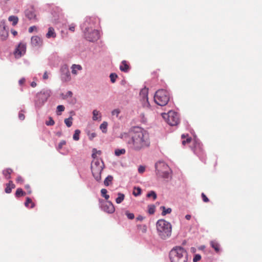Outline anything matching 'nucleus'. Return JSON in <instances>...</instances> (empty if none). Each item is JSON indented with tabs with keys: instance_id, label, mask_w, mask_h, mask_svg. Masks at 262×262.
Instances as JSON below:
<instances>
[{
	"instance_id": "1",
	"label": "nucleus",
	"mask_w": 262,
	"mask_h": 262,
	"mask_svg": "<svg viewBox=\"0 0 262 262\" xmlns=\"http://www.w3.org/2000/svg\"><path fill=\"white\" fill-rule=\"evenodd\" d=\"M128 147L134 151H140L150 145L148 135L141 128H137L131 132L126 139Z\"/></svg>"
},
{
	"instance_id": "2",
	"label": "nucleus",
	"mask_w": 262,
	"mask_h": 262,
	"mask_svg": "<svg viewBox=\"0 0 262 262\" xmlns=\"http://www.w3.org/2000/svg\"><path fill=\"white\" fill-rule=\"evenodd\" d=\"M169 256L171 262H187V252L181 246L173 247L170 250Z\"/></svg>"
},
{
	"instance_id": "3",
	"label": "nucleus",
	"mask_w": 262,
	"mask_h": 262,
	"mask_svg": "<svg viewBox=\"0 0 262 262\" xmlns=\"http://www.w3.org/2000/svg\"><path fill=\"white\" fill-rule=\"evenodd\" d=\"M158 234L159 237L165 239L169 237L171 234V225L164 220H159L156 224Z\"/></svg>"
},
{
	"instance_id": "4",
	"label": "nucleus",
	"mask_w": 262,
	"mask_h": 262,
	"mask_svg": "<svg viewBox=\"0 0 262 262\" xmlns=\"http://www.w3.org/2000/svg\"><path fill=\"white\" fill-rule=\"evenodd\" d=\"M104 167L102 161L94 159L91 163V171L95 179L99 182L101 180V173Z\"/></svg>"
},
{
	"instance_id": "5",
	"label": "nucleus",
	"mask_w": 262,
	"mask_h": 262,
	"mask_svg": "<svg viewBox=\"0 0 262 262\" xmlns=\"http://www.w3.org/2000/svg\"><path fill=\"white\" fill-rule=\"evenodd\" d=\"M168 92L163 89L158 90L154 96V101L159 105L165 106L169 100Z\"/></svg>"
},
{
	"instance_id": "6",
	"label": "nucleus",
	"mask_w": 262,
	"mask_h": 262,
	"mask_svg": "<svg viewBox=\"0 0 262 262\" xmlns=\"http://www.w3.org/2000/svg\"><path fill=\"white\" fill-rule=\"evenodd\" d=\"M156 173L159 177L167 178L169 177L170 169L167 164L163 162H159L155 165Z\"/></svg>"
},
{
	"instance_id": "7",
	"label": "nucleus",
	"mask_w": 262,
	"mask_h": 262,
	"mask_svg": "<svg viewBox=\"0 0 262 262\" xmlns=\"http://www.w3.org/2000/svg\"><path fill=\"white\" fill-rule=\"evenodd\" d=\"M163 117L166 119L167 123L171 126L177 125L180 122L178 114L174 111H170L167 114H164Z\"/></svg>"
},
{
	"instance_id": "8",
	"label": "nucleus",
	"mask_w": 262,
	"mask_h": 262,
	"mask_svg": "<svg viewBox=\"0 0 262 262\" xmlns=\"http://www.w3.org/2000/svg\"><path fill=\"white\" fill-rule=\"evenodd\" d=\"M85 38L90 41H95L99 38V32L98 30L92 28H85L84 31Z\"/></svg>"
},
{
	"instance_id": "9",
	"label": "nucleus",
	"mask_w": 262,
	"mask_h": 262,
	"mask_svg": "<svg viewBox=\"0 0 262 262\" xmlns=\"http://www.w3.org/2000/svg\"><path fill=\"white\" fill-rule=\"evenodd\" d=\"M49 93L47 92H41L36 95V99L35 100V104L38 107H40L47 101Z\"/></svg>"
},
{
	"instance_id": "10",
	"label": "nucleus",
	"mask_w": 262,
	"mask_h": 262,
	"mask_svg": "<svg viewBox=\"0 0 262 262\" xmlns=\"http://www.w3.org/2000/svg\"><path fill=\"white\" fill-rule=\"evenodd\" d=\"M148 89L144 88L142 89L139 94L140 101L142 102V105L144 107H149L150 104L148 98Z\"/></svg>"
},
{
	"instance_id": "11",
	"label": "nucleus",
	"mask_w": 262,
	"mask_h": 262,
	"mask_svg": "<svg viewBox=\"0 0 262 262\" xmlns=\"http://www.w3.org/2000/svg\"><path fill=\"white\" fill-rule=\"evenodd\" d=\"M26 52V43L20 42L14 51V55L16 58H19L23 56Z\"/></svg>"
},
{
	"instance_id": "12",
	"label": "nucleus",
	"mask_w": 262,
	"mask_h": 262,
	"mask_svg": "<svg viewBox=\"0 0 262 262\" xmlns=\"http://www.w3.org/2000/svg\"><path fill=\"white\" fill-rule=\"evenodd\" d=\"M0 27L1 28L0 31V37L2 40H5L7 39L9 36L8 29L5 25V23H2Z\"/></svg>"
},
{
	"instance_id": "13",
	"label": "nucleus",
	"mask_w": 262,
	"mask_h": 262,
	"mask_svg": "<svg viewBox=\"0 0 262 262\" xmlns=\"http://www.w3.org/2000/svg\"><path fill=\"white\" fill-rule=\"evenodd\" d=\"M102 209L108 213H113L115 210L113 203L110 201H107L103 205Z\"/></svg>"
},
{
	"instance_id": "14",
	"label": "nucleus",
	"mask_w": 262,
	"mask_h": 262,
	"mask_svg": "<svg viewBox=\"0 0 262 262\" xmlns=\"http://www.w3.org/2000/svg\"><path fill=\"white\" fill-rule=\"evenodd\" d=\"M31 45L33 46L39 47L41 46L42 43V40L40 37L38 36H34L32 37L31 40Z\"/></svg>"
},
{
	"instance_id": "15",
	"label": "nucleus",
	"mask_w": 262,
	"mask_h": 262,
	"mask_svg": "<svg viewBox=\"0 0 262 262\" xmlns=\"http://www.w3.org/2000/svg\"><path fill=\"white\" fill-rule=\"evenodd\" d=\"M26 16L29 19H36V14L33 8L27 9L25 12Z\"/></svg>"
},
{
	"instance_id": "16",
	"label": "nucleus",
	"mask_w": 262,
	"mask_h": 262,
	"mask_svg": "<svg viewBox=\"0 0 262 262\" xmlns=\"http://www.w3.org/2000/svg\"><path fill=\"white\" fill-rule=\"evenodd\" d=\"M120 70L123 72L126 73L130 69V66L126 60H123L120 66Z\"/></svg>"
},
{
	"instance_id": "17",
	"label": "nucleus",
	"mask_w": 262,
	"mask_h": 262,
	"mask_svg": "<svg viewBox=\"0 0 262 262\" xmlns=\"http://www.w3.org/2000/svg\"><path fill=\"white\" fill-rule=\"evenodd\" d=\"M15 187L12 181H9V183L6 184V187L5 188V192L7 193H11L12 189L14 188Z\"/></svg>"
},
{
	"instance_id": "18",
	"label": "nucleus",
	"mask_w": 262,
	"mask_h": 262,
	"mask_svg": "<svg viewBox=\"0 0 262 262\" xmlns=\"http://www.w3.org/2000/svg\"><path fill=\"white\" fill-rule=\"evenodd\" d=\"M210 245L213 248L216 253L220 252V244L216 241H212L210 242Z\"/></svg>"
},
{
	"instance_id": "19",
	"label": "nucleus",
	"mask_w": 262,
	"mask_h": 262,
	"mask_svg": "<svg viewBox=\"0 0 262 262\" xmlns=\"http://www.w3.org/2000/svg\"><path fill=\"white\" fill-rule=\"evenodd\" d=\"M56 33L53 27H49L48 29V32L46 34V37L48 38L51 37L55 38L56 37Z\"/></svg>"
},
{
	"instance_id": "20",
	"label": "nucleus",
	"mask_w": 262,
	"mask_h": 262,
	"mask_svg": "<svg viewBox=\"0 0 262 262\" xmlns=\"http://www.w3.org/2000/svg\"><path fill=\"white\" fill-rule=\"evenodd\" d=\"M13 172V170L11 168H7L3 171V174L5 178L7 179H10L11 178V174Z\"/></svg>"
},
{
	"instance_id": "21",
	"label": "nucleus",
	"mask_w": 262,
	"mask_h": 262,
	"mask_svg": "<svg viewBox=\"0 0 262 262\" xmlns=\"http://www.w3.org/2000/svg\"><path fill=\"white\" fill-rule=\"evenodd\" d=\"M31 204L30 208H33L35 207V204L30 198H27L25 205L26 207H29V205Z\"/></svg>"
},
{
	"instance_id": "22",
	"label": "nucleus",
	"mask_w": 262,
	"mask_h": 262,
	"mask_svg": "<svg viewBox=\"0 0 262 262\" xmlns=\"http://www.w3.org/2000/svg\"><path fill=\"white\" fill-rule=\"evenodd\" d=\"M8 20L12 22V25L14 26L18 23V18L16 16L11 15L8 17Z\"/></svg>"
},
{
	"instance_id": "23",
	"label": "nucleus",
	"mask_w": 262,
	"mask_h": 262,
	"mask_svg": "<svg viewBox=\"0 0 262 262\" xmlns=\"http://www.w3.org/2000/svg\"><path fill=\"white\" fill-rule=\"evenodd\" d=\"M113 180V177L112 176H108L104 181V184L106 186H109L112 184Z\"/></svg>"
},
{
	"instance_id": "24",
	"label": "nucleus",
	"mask_w": 262,
	"mask_h": 262,
	"mask_svg": "<svg viewBox=\"0 0 262 262\" xmlns=\"http://www.w3.org/2000/svg\"><path fill=\"white\" fill-rule=\"evenodd\" d=\"M15 194L16 197L19 198L25 196L26 195V192L24 191L21 188H19L16 189Z\"/></svg>"
},
{
	"instance_id": "25",
	"label": "nucleus",
	"mask_w": 262,
	"mask_h": 262,
	"mask_svg": "<svg viewBox=\"0 0 262 262\" xmlns=\"http://www.w3.org/2000/svg\"><path fill=\"white\" fill-rule=\"evenodd\" d=\"M72 73L74 75L77 74V70H82V67L80 65L78 64H73L72 67Z\"/></svg>"
},
{
	"instance_id": "26",
	"label": "nucleus",
	"mask_w": 262,
	"mask_h": 262,
	"mask_svg": "<svg viewBox=\"0 0 262 262\" xmlns=\"http://www.w3.org/2000/svg\"><path fill=\"white\" fill-rule=\"evenodd\" d=\"M101 117L100 113L99 111L95 110L93 112V120H97Z\"/></svg>"
},
{
	"instance_id": "27",
	"label": "nucleus",
	"mask_w": 262,
	"mask_h": 262,
	"mask_svg": "<svg viewBox=\"0 0 262 262\" xmlns=\"http://www.w3.org/2000/svg\"><path fill=\"white\" fill-rule=\"evenodd\" d=\"M160 209L162 210V215H165L167 214L170 213L171 212V209L170 208H168L166 209L165 207L164 206H161L160 207Z\"/></svg>"
},
{
	"instance_id": "28",
	"label": "nucleus",
	"mask_w": 262,
	"mask_h": 262,
	"mask_svg": "<svg viewBox=\"0 0 262 262\" xmlns=\"http://www.w3.org/2000/svg\"><path fill=\"white\" fill-rule=\"evenodd\" d=\"M118 197L116 199V202L117 204L121 203L124 199V195L122 193H119Z\"/></svg>"
},
{
	"instance_id": "29",
	"label": "nucleus",
	"mask_w": 262,
	"mask_h": 262,
	"mask_svg": "<svg viewBox=\"0 0 262 262\" xmlns=\"http://www.w3.org/2000/svg\"><path fill=\"white\" fill-rule=\"evenodd\" d=\"M126 150L125 149H116L115 150V154L116 156H120L122 155L125 154Z\"/></svg>"
},
{
	"instance_id": "30",
	"label": "nucleus",
	"mask_w": 262,
	"mask_h": 262,
	"mask_svg": "<svg viewBox=\"0 0 262 262\" xmlns=\"http://www.w3.org/2000/svg\"><path fill=\"white\" fill-rule=\"evenodd\" d=\"M107 123L103 122L100 126V128L101 129L103 133H106L107 132Z\"/></svg>"
},
{
	"instance_id": "31",
	"label": "nucleus",
	"mask_w": 262,
	"mask_h": 262,
	"mask_svg": "<svg viewBox=\"0 0 262 262\" xmlns=\"http://www.w3.org/2000/svg\"><path fill=\"white\" fill-rule=\"evenodd\" d=\"M181 137H182V139H184L186 138V136L185 135H182ZM191 138L187 137L186 140H183L182 141V144L183 145H185L186 144L190 143L191 142Z\"/></svg>"
},
{
	"instance_id": "32",
	"label": "nucleus",
	"mask_w": 262,
	"mask_h": 262,
	"mask_svg": "<svg viewBox=\"0 0 262 262\" xmlns=\"http://www.w3.org/2000/svg\"><path fill=\"white\" fill-rule=\"evenodd\" d=\"M80 134V130L79 129H76L75 131V133L73 135V139L75 141H78L79 139V136Z\"/></svg>"
},
{
	"instance_id": "33",
	"label": "nucleus",
	"mask_w": 262,
	"mask_h": 262,
	"mask_svg": "<svg viewBox=\"0 0 262 262\" xmlns=\"http://www.w3.org/2000/svg\"><path fill=\"white\" fill-rule=\"evenodd\" d=\"M107 191L106 189L103 188L101 190V195L106 200H107L110 198L109 195L107 194Z\"/></svg>"
},
{
	"instance_id": "34",
	"label": "nucleus",
	"mask_w": 262,
	"mask_h": 262,
	"mask_svg": "<svg viewBox=\"0 0 262 262\" xmlns=\"http://www.w3.org/2000/svg\"><path fill=\"white\" fill-rule=\"evenodd\" d=\"M72 117H70L69 118L64 119V123L68 127H71L72 125Z\"/></svg>"
},
{
	"instance_id": "35",
	"label": "nucleus",
	"mask_w": 262,
	"mask_h": 262,
	"mask_svg": "<svg viewBox=\"0 0 262 262\" xmlns=\"http://www.w3.org/2000/svg\"><path fill=\"white\" fill-rule=\"evenodd\" d=\"M101 153V151L100 150H97L95 148H94L93 149V153H92V157L94 158V159H96V156H97V155H100Z\"/></svg>"
},
{
	"instance_id": "36",
	"label": "nucleus",
	"mask_w": 262,
	"mask_h": 262,
	"mask_svg": "<svg viewBox=\"0 0 262 262\" xmlns=\"http://www.w3.org/2000/svg\"><path fill=\"white\" fill-rule=\"evenodd\" d=\"M118 75L115 73H111L110 75L111 81L112 83H115Z\"/></svg>"
},
{
	"instance_id": "37",
	"label": "nucleus",
	"mask_w": 262,
	"mask_h": 262,
	"mask_svg": "<svg viewBox=\"0 0 262 262\" xmlns=\"http://www.w3.org/2000/svg\"><path fill=\"white\" fill-rule=\"evenodd\" d=\"M141 189L139 187L135 188L134 191H133V194L135 196H138L141 194Z\"/></svg>"
},
{
	"instance_id": "38",
	"label": "nucleus",
	"mask_w": 262,
	"mask_h": 262,
	"mask_svg": "<svg viewBox=\"0 0 262 262\" xmlns=\"http://www.w3.org/2000/svg\"><path fill=\"white\" fill-rule=\"evenodd\" d=\"M125 214L127 216V218L129 220H133L135 217L134 213H130L127 210L125 211Z\"/></svg>"
},
{
	"instance_id": "39",
	"label": "nucleus",
	"mask_w": 262,
	"mask_h": 262,
	"mask_svg": "<svg viewBox=\"0 0 262 262\" xmlns=\"http://www.w3.org/2000/svg\"><path fill=\"white\" fill-rule=\"evenodd\" d=\"M147 196L148 198H150V197H152L154 200H156V198H157V194L156 193V192L154 191H151L150 192H149L147 194Z\"/></svg>"
},
{
	"instance_id": "40",
	"label": "nucleus",
	"mask_w": 262,
	"mask_h": 262,
	"mask_svg": "<svg viewBox=\"0 0 262 262\" xmlns=\"http://www.w3.org/2000/svg\"><path fill=\"white\" fill-rule=\"evenodd\" d=\"M155 211V206L153 205L148 206V212L149 214H154Z\"/></svg>"
},
{
	"instance_id": "41",
	"label": "nucleus",
	"mask_w": 262,
	"mask_h": 262,
	"mask_svg": "<svg viewBox=\"0 0 262 262\" xmlns=\"http://www.w3.org/2000/svg\"><path fill=\"white\" fill-rule=\"evenodd\" d=\"M64 110V107L63 105H59L57 107V115H60L61 114L59 113L58 112H63Z\"/></svg>"
},
{
	"instance_id": "42",
	"label": "nucleus",
	"mask_w": 262,
	"mask_h": 262,
	"mask_svg": "<svg viewBox=\"0 0 262 262\" xmlns=\"http://www.w3.org/2000/svg\"><path fill=\"white\" fill-rule=\"evenodd\" d=\"M88 135L90 140H92L95 137H96V134L95 133H88Z\"/></svg>"
},
{
	"instance_id": "43",
	"label": "nucleus",
	"mask_w": 262,
	"mask_h": 262,
	"mask_svg": "<svg viewBox=\"0 0 262 262\" xmlns=\"http://www.w3.org/2000/svg\"><path fill=\"white\" fill-rule=\"evenodd\" d=\"M201 258V256L200 254H196L193 257V262H198Z\"/></svg>"
},
{
	"instance_id": "44",
	"label": "nucleus",
	"mask_w": 262,
	"mask_h": 262,
	"mask_svg": "<svg viewBox=\"0 0 262 262\" xmlns=\"http://www.w3.org/2000/svg\"><path fill=\"white\" fill-rule=\"evenodd\" d=\"M55 122L53 120V119L51 117L49 118V121L46 122V125H53L54 124Z\"/></svg>"
},
{
	"instance_id": "45",
	"label": "nucleus",
	"mask_w": 262,
	"mask_h": 262,
	"mask_svg": "<svg viewBox=\"0 0 262 262\" xmlns=\"http://www.w3.org/2000/svg\"><path fill=\"white\" fill-rule=\"evenodd\" d=\"M201 196H202L203 201L204 202L207 203V202H208L209 201L208 198L206 196V195L204 193H202L201 194Z\"/></svg>"
},
{
	"instance_id": "46",
	"label": "nucleus",
	"mask_w": 262,
	"mask_h": 262,
	"mask_svg": "<svg viewBox=\"0 0 262 262\" xmlns=\"http://www.w3.org/2000/svg\"><path fill=\"white\" fill-rule=\"evenodd\" d=\"M18 117H19V119L21 120H23L25 119V116L24 113L23 112V111H21L19 113Z\"/></svg>"
},
{
	"instance_id": "47",
	"label": "nucleus",
	"mask_w": 262,
	"mask_h": 262,
	"mask_svg": "<svg viewBox=\"0 0 262 262\" xmlns=\"http://www.w3.org/2000/svg\"><path fill=\"white\" fill-rule=\"evenodd\" d=\"M120 113V112L119 109H115L112 111V114L113 115H116L117 117Z\"/></svg>"
},
{
	"instance_id": "48",
	"label": "nucleus",
	"mask_w": 262,
	"mask_h": 262,
	"mask_svg": "<svg viewBox=\"0 0 262 262\" xmlns=\"http://www.w3.org/2000/svg\"><path fill=\"white\" fill-rule=\"evenodd\" d=\"M145 167L143 166H140L138 168V172L140 173H142L145 171Z\"/></svg>"
},
{
	"instance_id": "49",
	"label": "nucleus",
	"mask_w": 262,
	"mask_h": 262,
	"mask_svg": "<svg viewBox=\"0 0 262 262\" xmlns=\"http://www.w3.org/2000/svg\"><path fill=\"white\" fill-rule=\"evenodd\" d=\"M25 188H26V189L27 191V193L28 194H31L32 193V190H31V187H30L29 185H25Z\"/></svg>"
},
{
	"instance_id": "50",
	"label": "nucleus",
	"mask_w": 262,
	"mask_h": 262,
	"mask_svg": "<svg viewBox=\"0 0 262 262\" xmlns=\"http://www.w3.org/2000/svg\"><path fill=\"white\" fill-rule=\"evenodd\" d=\"M16 181L18 183H23V179L21 176H18L16 179Z\"/></svg>"
},
{
	"instance_id": "51",
	"label": "nucleus",
	"mask_w": 262,
	"mask_h": 262,
	"mask_svg": "<svg viewBox=\"0 0 262 262\" xmlns=\"http://www.w3.org/2000/svg\"><path fill=\"white\" fill-rule=\"evenodd\" d=\"M66 144V142L64 140L61 141L58 144V148L61 149L63 145Z\"/></svg>"
},
{
	"instance_id": "52",
	"label": "nucleus",
	"mask_w": 262,
	"mask_h": 262,
	"mask_svg": "<svg viewBox=\"0 0 262 262\" xmlns=\"http://www.w3.org/2000/svg\"><path fill=\"white\" fill-rule=\"evenodd\" d=\"M75 28V25L74 24H71L69 28V30H70L72 32H74Z\"/></svg>"
},
{
	"instance_id": "53",
	"label": "nucleus",
	"mask_w": 262,
	"mask_h": 262,
	"mask_svg": "<svg viewBox=\"0 0 262 262\" xmlns=\"http://www.w3.org/2000/svg\"><path fill=\"white\" fill-rule=\"evenodd\" d=\"M48 78H49L48 73H47V71H46L43 75L42 78L43 80H47L48 79Z\"/></svg>"
},
{
	"instance_id": "54",
	"label": "nucleus",
	"mask_w": 262,
	"mask_h": 262,
	"mask_svg": "<svg viewBox=\"0 0 262 262\" xmlns=\"http://www.w3.org/2000/svg\"><path fill=\"white\" fill-rule=\"evenodd\" d=\"M37 28L35 26H32L29 28V32L32 33L34 30H36Z\"/></svg>"
},
{
	"instance_id": "55",
	"label": "nucleus",
	"mask_w": 262,
	"mask_h": 262,
	"mask_svg": "<svg viewBox=\"0 0 262 262\" xmlns=\"http://www.w3.org/2000/svg\"><path fill=\"white\" fill-rule=\"evenodd\" d=\"M25 81H26L25 78H22L19 80L18 82L20 85H23L25 83Z\"/></svg>"
},
{
	"instance_id": "56",
	"label": "nucleus",
	"mask_w": 262,
	"mask_h": 262,
	"mask_svg": "<svg viewBox=\"0 0 262 262\" xmlns=\"http://www.w3.org/2000/svg\"><path fill=\"white\" fill-rule=\"evenodd\" d=\"M144 219V217L142 216V215H138L137 218H136V220L137 221H142Z\"/></svg>"
},
{
	"instance_id": "57",
	"label": "nucleus",
	"mask_w": 262,
	"mask_h": 262,
	"mask_svg": "<svg viewBox=\"0 0 262 262\" xmlns=\"http://www.w3.org/2000/svg\"><path fill=\"white\" fill-rule=\"evenodd\" d=\"M66 77H67L65 78L66 81H68L70 79V74L69 72H68V73H67Z\"/></svg>"
},
{
	"instance_id": "58",
	"label": "nucleus",
	"mask_w": 262,
	"mask_h": 262,
	"mask_svg": "<svg viewBox=\"0 0 262 262\" xmlns=\"http://www.w3.org/2000/svg\"><path fill=\"white\" fill-rule=\"evenodd\" d=\"M72 92L71 91H68L67 93L66 96L67 97H72Z\"/></svg>"
},
{
	"instance_id": "59",
	"label": "nucleus",
	"mask_w": 262,
	"mask_h": 262,
	"mask_svg": "<svg viewBox=\"0 0 262 262\" xmlns=\"http://www.w3.org/2000/svg\"><path fill=\"white\" fill-rule=\"evenodd\" d=\"M37 84L35 81H33L31 83V86L33 88H34L36 86Z\"/></svg>"
},
{
	"instance_id": "60",
	"label": "nucleus",
	"mask_w": 262,
	"mask_h": 262,
	"mask_svg": "<svg viewBox=\"0 0 262 262\" xmlns=\"http://www.w3.org/2000/svg\"><path fill=\"white\" fill-rule=\"evenodd\" d=\"M191 217V216L189 214H187L185 216V219L187 220H190Z\"/></svg>"
},
{
	"instance_id": "61",
	"label": "nucleus",
	"mask_w": 262,
	"mask_h": 262,
	"mask_svg": "<svg viewBox=\"0 0 262 262\" xmlns=\"http://www.w3.org/2000/svg\"><path fill=\"white\" fill-rule=\"evenodd\" d=\"M12 34L14 36L16 35L17 34V32L15 30H12L11 31Z\"/></svg>"
},
{
	"instance_id": "62",
	"label": "nucleus",
	"mask_w": 262,
	"mask_h": 262,
	"mask_svg": "<svg viewBox=\"0 0 262 262\" xmlns=\"http://www.w3.org/2000/svg\"><path fill=\"white\" fill-rule=\"evenodd\" d=\"M86 26V22H85L84 24H83V26Z\"/></svg>"
}]
</instances>
